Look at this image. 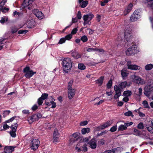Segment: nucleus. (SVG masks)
<instances>
[{
	"mask_svg": "<svg viewBox=\"0 0 153 153\" xmlns=\"http://www.w3.org/2000/svg\"><path fill=\"white\" fill-rule=\"evenodd\" d=\"M61 61L63 71L66 73L69 72L72 67V63L70 59L69 58H62Z\"/></svg>",
	"mask_w": 153,
	"mask_h": 153,
	"instance_id": "obj_1",
	"label": "nucleus"
},
{
	"mask_svg": "<svg viewBox=\"0 0 153 153\" xmlns=\"http://www.w3.org/2000/svg\"><path fill=\"white\" fill-rule=\"evenodd\" d=\"M131 29L129 27H128L125 30V38L127 42L131 41L133 37L131 35Z\"/></svg>",
	"mask_w": 153,
	"mask_h": 153,
	"instance_id": "obj_2",
	"label": "nucleus"
},
{
	"mask_svg": "<svg viewBox=\"0 0 153 153\" xmlns=\"http://www.w3.org/2000/svg\"><path fill=\"white\" fill-rule=\"evenodd\" d=\"M23 72L25 74V77L27 78H30L36 73V72H33L30 70L29 67L25 68L23 69Z\"/></svg>",
	"mask_w": 153,
	"mask_h": 153,
	"instance_id": "obj_3",
	"label": "nucleus"
},
{
	"mask_svg": "<svg viewBox=\"0 0 153 153\" xmlns=\"http://www.w3.org/2000/svg\"><path fill=\"white\" fill-rule=\"evenodd\" d=\"M137 47L136 45H132L126 51V54L128 56L135 54L138 52L137 50Z\"/></svg>",
	"mask_w": 153,
	"mask_h": 153,
	"instance_id": "obj_4",
	"label": "nucleus"
},
{
	"mask_svg": "<svg viewBox=\"0 0 153 153\" xmlns=\"http://www.w3.org/2000/svg\"><path fill=\"white\" fill-rule=\"evenodd\" d=\"M94 16V15L91 13L84 15L83 16L82 18L84 21V22H83V25L84 26H85V25L88 24L90 25V21L92 19Z\"/></svg>",
	"mask_w": 153,
	"mask_h": 153,
	"instance_id": "obj_5",
	"label": "nucleus"
},
{
	"mask_svg": "<svg viewBox=\"0 0 153 153\" xmlns=\"http://www.w3.org/2000/svg\"><path fill=\"white\" fill-rule=\"evenodd\" d=\"M55 99L53 97L50 96L45 100V102L46 105L48 106H50L52 105L51 108H54L56 107V103L54 102Z\"/></svg>",
	"mask_w": 153,
	"mask_h": 153,
	"instance_id": "obj_6",
	"label": "nucleus"
},
{
	"mask_svg": "<svg viewBox=\"0 0 153 153\" xmlns=\"http://www.w3.org/2000/svg\"><path fill=\"white\" fill-rule=\"evenodd\" d=\"M131 77L133 81L136 83L143 85L145 83V81L138 76L133 75Z\"/></svg>",
	"mask_w": 153,
	"mask_h": 153,
	"instance_id": "obj_7",
	"label": "nucleus"
},
{
	"mask_svg": "<svg viewBox=\"0 0 153 153\" xmlns=\"http://www.w3.org/2000/svg\"><path fill=\"white\" fill-rule=\"evenodd\" d=\"M140 10H137L135 11L130 17V19L131 22L137 21L140 18Z\"/></svg>",
	"mask_w": 153,
	"mask_h": 153,
	"instance_id": "obj_8",
	"label": "nucleus"
},
{
	"mask_svg": "<svg viewBox=\"0 0 153 153\" xmlns=\"http://www.w3.org/2000/svg\"><path fill=\"white\" fill-rule=\"evenodd\" d=\"M39 144L40 141L38 139H34L30 143V147L32 149L35 150L38 148Z\"/></svg>",
	"mask_w": 153,
	"mask_h": 153,
	"instance_id": "obj_9",
	"label": "nucleus"
},
{
	"mask_svg": "<svg viewBox=\"0 0 153 153\" xmlns=\"http://www.w3.org/2000/svg\"><path fill=\"white\" fill-rule=\"evenodd\" d=\"M80 134L78 132H76L73 134L71 136L70 140V144H72L74 142L77 140L79 137Z\"/></svg>",
	"mask_w": 153,
	"mask_h": 153,
	"instance_id": "obj_10",
	"label": "nucleus"
},
{
	"mask_svg": "<svg viewBox=\"0 0 153 153\" xmlns=\"http://www.w3.org/2000/svg\"><path fill=\"white\" fill-rule=\"evenodd\" d=\"M59 134L58 132L57 129H55L53 135V143H56L59 142Z\"/></svg>",
	"mask_w": 153,
	"mask_h": 153,
	"instance_id": "obj_11",
	"label": "nucleus"
},
{
	"mask_svg": "<svg viewBox=\"0 0 153 153\" xmlns=\"http://www.w3.org/2000/svg\"><path fill=\"white\" fill-rule=\"evenodd\" d=\"M131 84V83H130V84L127 83V82L124 81L121 82L118 85H115L114 86H117L119 88L120 91H121L122 89L126 88V86L128 87H129L130 85Z\"/></svg>",
	"mask_w": 153,
	"mask_h": 153,
	"instance_id": "obj_12",
	"label": "nucleus"
},
{
	"mask_svg": "<svg viewBox=\"0 0 153 153\" xmlns=\"http://www.w3.org/2000/svg\"><path fill=\"white\" fill-rule=\"evenodd\" d=\"M112 123V121H108L107 122L104 123L102 125L100 126L97 128V130H100L104 129L110 126Z\"/></svg>",
	"mask_w": 153,
	"mask_h": 153,
	"instance_id": "obj_13",
	"label": "nucleus"
},
{
	"mask_svg": "<svg viewBox=\"0 0 153 153\" xmlns=\"http://www.w3.org/2000/svg\"><path fill=\"white\" fill-rule=\"evenodd\" d=\"M131 62L130 61H128L127 62V65L128 67V68L132 70H137L138 69V68H140V67L136 65H131Z\"/></svg>",
	"mask_w": 153,
	"mask_h": 153,
	"instance_id": "obj_14",
	"label": "nucleus"
},
{
	"mask_svg": "<svg viewBox=\"0 0 153 153\" xmlns=\"http://www.w3.org/2000/svg\"><path fill=\"white\" fill-rule=\"evenodd\" d=\"M114 90L115 91V94L114 96V98L115 99L118 98L121 95V91L119 90L118 87L116 86H114Z\"/></svg>",
	"mask_w": 153,
	"mask_h": 153,
	"instance_id": "obj_15",
	"label": "nucleus"
},
{
	"mask_svg": "<svg viewBox=\"0 0 153 153\" xmlns=\"http://www.w3.org/2000/svg\"><path fill=\"white\" fill-rule=\"evenodd\" d=\"M15 147L13 146H6L4 148V153H12L14 151Z\"/></svg>",
	"mask_w": 153,
	"mask_h": 153,
	"instance_id": "obj_16",
	"label": "nucleus"
},
{
	"mask_svg": "<svg viewBox=\"0 0 153 153\" xmlns=\"http://www.w3.org/2000/svg\"><path fill=\"white\" fill-rule=\"evenodd\" d=\"M68 97L69 99H71L74 96L75 94V90L74 89L68 90Z\"/></svg>",
	"mask_w": 153,
	"mask_h": 153,
	"instance_id": "obj_17",
	"label": "nucleus"
},
{
	"mask_svg": "<svg viewBox=\"0 0 153 153\" xmlns=\"http://www.w3.org/2000/svg\"><path fill=\"white\" fill-rule=\"evenodd\" d=\"M96 143V140L95 139H92L89 142L88 144L92 149H94L97 147Z\"/></svg>",
	"mask_w": 153,
	"mask_h": 153,
	"instance_id": "obj_18",
	"label": "nucleus"
},
{
	"mask_svg": "<svg viewBox=\"0 0 153 153\" xmlns=\"http://www.w3.org/2000/svg\"><path fill=\"white\" fill-rule=\"evenodd\" d=\"M35 15L39 19H42L44 18V16L41 11H39L37 10H36Z\"/></svg>",
	"mask_w": 153,
	"mask_h": 153,
	"instance_id": "obj_19",
	"label": "nucleus"
},
{
	"mask_svg": "<svg viewBox=\"0 0 153 153\" xmlns=\"http://www.w3.org/2000/svg\"><path fill=\"white\" fill-rule=\"evenodd\" d=\"M132 4L131 3L130 4L128 5L124 11V14L125 15H126L131 11L132 9Z\"/></svg>",
	"mask_w": 153,
	"mask_h": 153,
	"instance_id": "obj_20",
	"label": "nucleus"
},
{
	"mask_svg": "<svg viewBox=\"0 0 153 153\" xmlns=\"http://www.w3.org/2000/svg\"><path fill=\"white\" fill-rule=\"evenodd\" d=\"M34 0H24L23 4L24 7H27L30 5Z\"/></svg>",
	"mask_w": 153,
	"mask_h": 153,
	"instance_id": "obj_21",
	"label": "nucleus"
},
{
	"mask_svg": "<svg viewBox=\"0 0 153 153\" xmlns=\"http://www.w3.org/2000/svg\"><path fill=\"white\" fill-rule=\"evenodd\" d=\"M35 22L33 20H30L28 22L27 27L29 28H32L35 26Z\"/></svg>",
	"mask_w": 153,
	"mask_h": 153,
	"instance_id": "obj_22",
	"label": "nucleus"
},
{
	"mask_svg": "<svg viewBox=\"0 0 153 153\" xmlns=\"http://www.w3.org/2000/svg\"><path fill=\"white\" fill-rule=\"evenodd\" d=\"M144 90L146 92H151L153 91V85H147L145 87Z\"/></svg>",
	"mask_w": 153,
	"mask_h": 153,
	"instance_id": "obj_23",
	"label": "nucleus"
},
{
	"mask_svg": "<svg viewBox=\"0 0 153 153\" xmlns=\"http://www.w3.org/2000/svg\"><path fill=\"white\" fill-rule=\"evenodd\" d=\"M104 77L101 76L98 79L95 81L96 83L99 84V85H101L102 84L104 80Z\"/></svg>",
	"mask_w": 153,
	"mask_h": 153,
	"instance_id": "obj_24",
	"label": "nucleus"
},
{
	"mask_svg": "<svg viewBox=\"0 0 153 153\" xmlns=\"http://www.w3.org/2000/svg\"><path fill=\"white\" fill-rule=\"evenodd\" d=\"M145 3L147 4V5L149 7H151L153 9V3L152 2L153 0H146Z\"/></svg>",
	"mask_w": 153,
	"mask_h": 153,
	"instance_id": "obj_25",
	"label": "nucleus"
},
{
	"mask_svg": "<svg viewBox=\"0 0 153 153\" xmlns=\"http://www.w3.org/2000/svg\"><path fill=\"white\" fill-rule=\"evenodd\" d=\"M121 74L123 78L127 77L128 74V73L124 69H122L121 70Z\"/></svg>",
	"mask_w": 153,
	"mask_h": 153,
	"instance_id": "obj_26",
	"label": "nucleus"
},
{
	"mask_svg": "<svg viewBox=\"0 0 153 153\" xmlns=\"http://www.w3.org/2000/svg\"><path fill=\"white\" fill-rule=\"evenodd\" d=\"M18 125L16 123L13 124L10 127V128L12 129V131H16V129L18 127Z\"/></svg>",
	"mask_w": 153,
	"mask_h": 153,
	"instance_id": "obj_27",
	"label": "nucleus"
},
{
	"mask_svg": "<svg viewBox=\"0 0 153 153\" xmlns=\"http://www.w3.org/2000/svg\"><path fill=\"white\" fill-rule=\"evenodd\" d=\"M90 129L88 128H83L81 130L82 133L83 134H85L86 133H88L90 131Z\"/></svg>",
	"mask_w": 153,
	"mask_h": 153,
	"instance_id": "obj_28",
	"label": "nucleus"
},
{
	"mask_svg": "<svg viewBox=\"0 0 153 153\" xmlns=\"http://www.w3.org/2000/svg\"><path fill=\"white\" fill-rule=\"evenodd\" d=\"M132 94V93L131 91L128 90L125 91L123 93V95L125 97H128L131 96Z\"/></svg>",
	"mask_w": 153,
	"mask_h": 153,
	"instance_id": "obj_29",
	"label": "nucleus"
},
{
	"mask_svg": "<svg viewBox=\"0 0 153 153\" xmlns=\"http://www.w3.org/2000/svg\"><path fill=\"white\" fill-rule=\"evenodd\" d=\"M81 143H82V146H81V151L82 150L84 152H86L87 150V147H86L87 145L85 143H82L81 142Z\"/></svg>",
	"mask_w": 153,
	"mask_h": 153,
	"instance_id": "obj_30",
	"label": "nucleus"
},
{
	"mask_svg": "<svg viewBox=\"0 0 153 153\" xmlns=\"http://www.w3.org/2000/svg\"><path fill=\"white\" fill-rule=\"evenodd\" d=\"M127 129V127L126 126L123 125H120L118 128V130L119 131H123L126 130Z\"/></svg>",
	"mask_w": 153,
	"mask_h": 153,
	"instance_id": "obj_31",
	"label": "nucleus"
},
{
	"mask_svg": "<svg viewBox=\"0 0 153 153\" xmlns=\"http://www.w3.org/2000/svg\"><path fill=\"white\" fill-rule=\"evenodd\" d=\"M153 68V65L151 64H150L146 65L145 69L146 71H149L151 70Z\"/></svg>",
	"mask_w": 153,
	"mask_h": 153,
	"instance_id": "obj_32",
	"label": "nucleus"
},
{
	"mask_svg": "<svg viewBox=\"0 0 153 153\" xmlns=\"http://www.w3.org/2000/svg\"><path fill=\"white\" fill-rule=\"evenodd\" d=\"M81 140L79 141V143L76 145V149L78 152L81 151V148L82 144L81 143Z\"/></svg>",
	"mask_w": 153,
	"mask_h": 153,
	"instance_id": "obj_33",
	"label": "nucleus"
},
{
	"mask_svg": "<svg viewBox=\"0 0 153 153\" xmlns=\"http://www.w3.org/2000/svg\"><path fill=\"white\" fill-rule=\"evenodd\" d=\"M8 18L7 16H4L1 18V19L0 21L1 23L2 24L4 23L5 22L7 21Z\"/></svg>",
	"mask_w": 153,
	"mask_h": 153,
	"instance_id": "obj_34",
	"label": "nucleus"
},
{
	"mask_svg": "<svg viewBox=\"0 0 153 153\" xmlns=\"http://www.w3.org/2000/svg\"><path fill=\"white\" fill-rule=\"evenodd\" d=\"M78 68L79 69L81 70H84L85 68V65L82 63L79 64Z\"/></svg>",
	"mask_w": 153,
	"mask_h": 153,
	"instance_id": "obj_35",
	"label": "nucleus"
},
{
	"mask_svg": "<svg viewBox=\"0 0 153 153\" xmlns=\"http://www.w3.org/2000/svg\"><path fill=\"white\" fill-rule=\"evenodd\" d=\"M142 104L144 106L145 108H150V107L149 106L147 101L146 100H144L143 101Z\"/></svg>",
	"mask_w": 153,
	"mask_h": 153,
	"instance_id": "obj_36",
	"label": "nucleus"
},
{
	"mask_svg": "<svg viewBox=\"0 0 153 153\" xmlns=\"http://www.w3.org/2000/svg\"><path fill=\"white\" fill-rule=\"evenodd\" d=\"M88 1L87 0L83 1L82 2V5L81 6V7L82 8H84L88 4Z\"/></svg>",
	"mask_w": 153,
	"mask_h": 153,
	"instance_id": "obj_37",
	"label": "nucleus"
},
{
	"mask_svg": "<svg viewBox=\"0 0 153 153\" xmlns=\"http://www.w3.org/2000/svg\"><path fill=\"white\" fill-rule=\"evenodd\" d=\"M73 81V80H71L68 83V89H73L72 88V85Z\"/></svg>",
	"mask_w": 153,
	"mask_h": 153,
	"instance_id": "obj_38",
	"label": "nucleus"
},
{
	"mask_svg": "<svg viewBox=\"0 0 153 153\" xmlns=\"http://www.w3.org/2000/svg\"><path fill=\"white\" fill-rule=\"evenodd\" d=\"M134 134L136 136L139 135L141 134V132L135 128L134 129Z\"/></svg>",
	"mask_w": 153,
	"mask_h": 153,
	"instance_id": "obj_39",
	"label": "nucleus"
},
{
	"mask_svg": "<svg viewBox=\"0 0 153 153\" xmlns=\"http://www.w3.org/2000/svg\"><path fill=\"white\" fill-rule=\"evenodd\" d=\"M48 94L46 93L43 94L40 97L44 101L48 97Z\"/></svg>",
	"mask_w": 153,
	"mask_h": 153,
	"instance_id": "obj_40",
	"label": "nucleus"
},
{
	"mask_svg": "<svg viewBox=\"0 0 153 153\" xmlns=\"http://www.w3.org/2000/svg\"><path fill=\"white\" fill-rule=\"evenodd\" d=\"M28 120L30 123H31L35 121L33 115L30 117L28 119Z\"/></svg>",
	"mask_w": 153,
	"mask_h": 153,
	"instance_id": "obj_41",
	"label": "nucleus"
},
{
	"mask_svg": "<svg viewBox=\"0 0 153 153\" xmlns=\"http://www.w3.org/2000/svg\"><path fill=\"white\" fill-rule=\"evenodd\" d=\"M88 39L87 36L84 35L82 36L81 38V40L83 42H86L88 40Z\"/></svg>",
	"mask_w": 153,
	"mask_h": 153,
	"instance_id": "obj_42",
	"label": "nucleus"
},
{
	"mask_svg": "<svg viewBox=\"0 0 153 153\" xmlns=\"http://www.w3.org/2000/svg\"><path fill=\"white\" fill-rule=\"evenodd\" d=\"M137 128L139 129H143L144 128V126L143 123H139L137 125Z\"/></svg>",
	"mask_w": 153,
	"mask_h": 153,
	"instance_id": "obj_43",
	"label": "nucleus"
},
{
	"mask_svg": "<svg viewBox=\"0 0 153 153\" xmlns=\"http://www.w3.org/2000/svg\"><path fill=\"white\" fill-rule=\"evenodd\" d=\"M124 115L126 116H131L132 117L134 116V115L132 114V112L130 111H129L124 113Z\"/></svg>",
	"mask_w": 153,
	"mask_h": 153,
	"instance_id": "obj_44",
	"label": "nucleus"
},
{
	"mask_svg": "<svg viewBox=\"0 0 153 153\" xmlns=\"http://www.w3.org/2000/svg\"><path fill=\"white\" fill-rule=\"evenodd\" d=\"M117 129V125L115 126H114L110 128V131L111 132H114L116 131Z\"/></svg>",
	"mask_w": 153,
	"mask_h": 153,
	"instance_id": "obj_45",
	"label": "nucleus"
},
{
	"mask_svg": "<svg viewBox=\"0 0 153 153\" xmlns=\"http://www.w3.org/2000/svg\"><path fill=\"white\" fill-rule=\"evenodd\" d=\"M43 102V100L40 97L37 100V103L39 106L41 105Z\"/></svg>",
	"mask_w": 153,
	"mask_h": 153,
	"instance_id": "obj_46",
	"label": "nucleus"
},
{
	"mask_svg": "<svg viewBox=\"0 0 153 153\" xmlns=\"http://www.w3.org/2000/svg\"><path fill=\"white\" fill-rule=\"evenodd\" d=\"M112 84V80L111 79L109 80L107 84V87L108 88H110Z\"/></svg>",
	"mask_w": 153,
	"mask_h": 153,
	"instance_id": "obj_47",
	"label": "nucleus"
},
{
	"mask_svg": "<svg viewBox=\"0 0 153 153\" xmlns=\"http://www.w3.org/2000/svg\"><path fill=\"white\" fill-rule=\"evenodd\" d=\"M65 40H65V38H62L60 39V40L58 42V44H62L63 43H64L65 42Z\"/></svg>",
	"mask_w": 153,
	"mask_h": 153,
	"instance_id": "obj_48",
	"label": "nucleus"
},
{
	"mask_svg": "<svg viewBox=\"0 0 153 153\" xmlns=\"http://www.w3.org/2000/svg\"><path fill=\"white\" fill-rule=\"evenodd\" d=\"M76 17L79 19H80L82 18V15L81 12L78 11Z\"/></svg>",
	"mask_w": 153,
	"mask_h": 153,
	"instance_id": "obj_49",
	"label": "nucleus"
},
{
	"mask_svg": "<svg viewBox=\"0 0 153 153\" xmlns=\"http://www.w3.org/2000/svg\"><path fill=\"white\" fill-rule=\"evenodd\" d=\"M72 37V35L71 34H69L66 36L65 38V40H69L71 39Z\"/></svg>",
	"mask_w": 153,
	"mask_h": 153,
	"instance_id": "obj_50",
	"label": "nucleus"
},
{
	"mask_svg": "<svg viewBox=\"0 0 153 153\" xmlns=\"http://www.w3.org/2000/svg\"><path fill=\"white\" fill-rule=\"evenodd\" d=\"M108 1V0H104L103 1H101L100 2L101 5L102 6H104L105 4L107 3Z\"/></svg>",
	"mask_w": 153,
	"mask_h": 153,
	"instance_id": "obj_51",
	"label": "nucleus"
},
{
	"mask_svg": "<svg viewBox=\"0 0 153 153\" xmlns=\"http://www.w3.org/2000/svg\"><path fill=\"white\" fill-rule=\"evenodd\" d=\"M88 123V122L87 121H83L81 122L80 123V126H84L86 125Z\"/></svg>",
	"mask_w": 153,
	"mask_h": 153,
	"instance_id": "obj_52",
	"label": "nucleus"
},
{
	"mask_svg": "<svg viewBox=\"0 0 153 153\" xmlns=\"http://www.w3.org/2000/svg\"><path fill=\"white\" fill-rule=\"evenodd\" d=\"M27 32V30H20L19 31L18 33L19 34H22L25 33Z\"/></svg>",
	"mask_w": 153,
	"mask_h": 153,
	"instance_id": "obj_53",
	"label": "nucleus"
},
{
	"mask_svg": "<svg viewBox=\"0 0 153 153\" xmlns=\"http://www.w3.org/2000/svg\"><path fill=\"white\" fill-rule=\"evenodd\" d=\"M16 131H11L10 132V134L11 136L13 137H16Z\"/></svg>",
	"mask_w": 153,
	"mask_h": 153,
	"instance_id": "obj_54",
	"label": "nucleus"
},
{
	"mask_svg": "<svg viewBox=\"0 0 153 153\" xmlns=\"http://www.w3.org/2000/svg\"><path fill=\"white\" fill-rule=\"evenodd\" d=\"M98 143L101 145H103L105 144V141L103 139H101L98 141Z\"/></svg>",
	"mask_w": 153,
	"mask_h": 153,
	"instance_id": "obj_55",
	"label": "nucleus"
},
{
	"mask_svg": "<svg viewBox=\"0 0 153 153\" xmlns=\"http://www.w3.org/2000/svg\"><path fill=\"white\" fill-rule=\"evenodd\" d=\"M133 122H127L124 123L125 125L127 127H128L130 126L131 125L133 124Z\"/></svg>",
	"mask_w": 153,
	"mask_h": 153,
	"instance_id": "obj_56",
	"label": "nucleus"
},
{
	"mask_svg": "<svg viewBox=\"0 0 153 153\" xmlns=\"http://www.w3.org/2000/svg\"><path fill=\"white\" fill-rule=\"evenodd\" d=\"M115 150L112 149L111 150H108L105 151L104 153H114Z\"/></svg>",
	"mask_w": 153,
	"mask_h": 153,
	"instance_id": "obj_57",
	"label": "nucleus"
},
{
	"mask_svg": "<svg viewBox=\"0 0 153 153\" xmlns=\"http://www.w3.org/2000/svg\"><path fill=\"white\" fill-rule=\"evenodd\" d=\"M10 111L9 110H6L4 111H3V114L4 115H3L4 116V117L5 116L8 115L10 113Z\"/></svg>",
	"mask_w": 153,
	"mask_h": 153,
	"instance_id": "obj_58",
	"label": "nucleus"
},
{
	"mask_svg": "<svg viewBox=\"0 0 153 153\" xmlns=\"http://www.w3.org/2000/svg\"><path fill=\"white\" fill-rule=\"evenodd\" d=\"M147 130L149 131L151 133H153V128L151 126H149L147 127Z\"/></svg>",
	"mask_w": 153,
	"mask_h": 153,
	"instance_id": "obj_59",
	"label": "nucleus"
},
{
	"mask_svg": "<svg viewBox=\"0 0 153 153\" xmlns=\"http://www.w3.org/2000/svg\"><path fill=\"white\" fill-rule=\"evenodd\" d=\"M18 28L15 27H13L12 29V33H16L18 30Z\"/></svg>",
	"mask_w": 153,
	"mask_h": 153,
	"instance_id": "obj_60",
	"label": "nucleus"
},
{
	"mask_svg": "<svg viewBox=\"0 0 153 153\" xmlns=\"http://www.w3.org/2000/svg\"><path fill=\"white\" fill-rule=\"evenodd\" d=\"M77 31V29L76 28H74L71 31V34H74L76 33Z\"/></svg>",
	"mask_w": 153,
	"mask_h": 153,
	"instance_id": "obj_61",
	"label": "nucleus"
},
{
	"mask_svg": "<svg viewBox=\"0 0 153 153\" xmlns=\"http://www.w3.org/2000/svg\"><path fill=\"white\" fill-rule=\"evenodd\" d=\"M38 108V106L37 105H36L35 104L32 106L31 108L33 111H35Z\"/></svg>",
	"mask_w": 153,
	"mask_h": 153,
	"instance_id": "obj_62",
	"label": "nucleus"
},
{
	"mask_svg": "<svg viewBox=\"0 0 153 153\" xmlns=\"http://www.w3.org/2000/svg\"><path fill=\"white\" fill-rule=\"evenodd\" d=\"M129 98H128V97H124L123 99V100L125 102H127L129 101Z\"/></svg>",
	"mask_w": 153,
	"mask_h": 153,
	"instance_id": "obj_63",
	"label": "nucleus"
},
{
	"mask_svg": "<svg viewBox=\"0 0 153 153\" xmlns=\"http://www.w3.org/2000/svg\"><path fill=\"white\" fill-rule=\"evenodd\" d=\"M23 113L25 114H29V111L27 110H24L22 111Z\"/></svg>",
	"mask_w": 153,
	"mask_h": 153,
	"instance_id": "obj_64",
	"label": "nucleus"
}]
</instances>
